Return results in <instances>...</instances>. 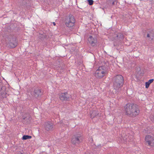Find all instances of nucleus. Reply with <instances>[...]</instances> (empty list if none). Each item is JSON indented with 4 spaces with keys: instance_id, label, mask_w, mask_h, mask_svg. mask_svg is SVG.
<instances>
[{
    "instance_id": "1",
    "label": "nucleus",
    "mask_w": 154,
    "mask_h": 154,
    "mask_svg": "<svg viewBox=\"0 0 154 154\" xmlns=\"http://www.w3.org/2000/svg\"><path fill=\"white\" fill-rule=\"evenodd\" d=\"M124 111L126 115L132 117H136L140 112L138 106L135 104L131 103H128L125 105Z\"/></svg>"
},
{
    "instance_id": "2",
    "label": "nucleus",
    "mask_w": 154,
    "mask_h": 154,
    "mask_svg": "<svg viewBox=\"0 0 154 154\" xmlns=\"http://www.w3.org/2000/svg\"><path fill=\"white\" fill-rule=\"evenodd\" d=\"M113 88L115 92L118 93L121 90V87L123 84L124 79L121 75H117L113 78Z\"/></svg>"
},
{
    "instance_id": "3",
    "label": "nucleus",
    "mask_w": 154,
    "mask_h": 154,
    "mask_svg": "<svg viewBox=\"0 0 154 154\" xmlns=\"http://www.w3.org/2000/svg\"><path fill=\"white\" fill-rule=\"evenodd\" d=\"M83 141V137L81 134L76 133L74 134L71 139V143L74 145L79 144Z\"/></svg>"
},
{
    "instance_id": "4",
    "label": "nucleus",
    "mask_w": 154,
    "mask_h": 154,
    "mask_svg": "<svg viewBox=\"0 0 154 154\" xmlns=\"http://www.w3.org/2000/svg\"><path fill=\"white\" fill-rule=\"evenodd\" d=\"M75 20L74 17L70 14L66 20L65 24L68 27H72L75 25Z\"/></svg>"
},
{
    "instance_id": "5",
    "label": "nucleus",
    "mask_w": 154,
    "mask_h": 154,
    "mask_svg": "<svg viewBox=\"0 0 154 154\" xmlns=\"http://www.w3.org/2000/svg\"><path fill=\"white\" fill-rule=\"evenodd\" d=\"M103 67H99L95 73V77L98 79H101L105 76L107 73V71L103 69Z\"/></svg>"
},
{
    "instance_id": "6",
    "label": "nucleus",
    "mask_w": 154,
    "mask_h": 154,
    "mask_svg": "<svg viewBox=\"0 0 154 154\" xmlns=\"http://www.w3.org/2000/svg\"><path fill=\"white\" fill-rule=\"evenodd\" d=\"M146 144L152 147H154V138L150 135H148L145 137Z\"/></svg>"
},
{
    "instance_id": "7",
    "label": "nucleus",
    "mask_w": 154,
    "mask_h": 154,
    "mask_svg": "<svg viewBox=\"0 0 154 154\" xmlns=\"http://www.w3.org/2000/svg\"><path fill=\"white\" fill-rule=\"evenodd\" d=\"M33 96L35 98H39L41 97L43 94L42 90L39 88H36L34 89Z\"/></svg>"
},
{
    "instance_id": "8",
    "label": "nucleus",
    "mask_w": 154,
    "mask_h": 154,
    "mask_svg": "<svg viewBox=\"0 0 154 154\" xmlns=\"http://www.w3.org/2000/svg\"><path fill=\"white\" fill-rule=\"evenodd\" d=\"M10 39L8 44V46L11 48H14L16 47L17 45L16 38L11 37Z\"/></svg>"
},
{
    "instance_id": "9",
    "label": "nucleus",
    "mask_w": 154,
    "mask_h": 154,
    "mask_svg": "<svg viewBox=\"0 0 154 154\" xmlns=\"http://www.w3.org/2000/svg\"><path fill=\"white\" fill-rule=\"evenodd\" d=\"M147 35L146 38L150 41L154 39V30L152 29H148L146 31Z\"/></svg>"
},
{
    "instance_id": "10",
    "label": "nucleus",
    "mask_w": 154,
    "mask_h": 154,
    "mask_svg": "<svg viewBox=\"0 0 154 154\" xmlns=\"http://www.w3.org/2000/svg\"><path fill=\"white\" fill-rule=\"evenodd\" d=\"M70 95L67 92L61 93L59 95V98L62 101H69Z\"/></svg>"
},
{
    "instance_id": "11",
    "label": "nucleus",
    "mask_w": 154,
    "mask_h": 154,
    "mask_svg": "<svg viewBox=\"0 0 154 154\" xmlns=\"http://www.w3.org/2000/svg\"><path fill=\"white\" fill-rule=\"evenodd\" d=\"M31 119V118L30 115L28 113L25 114L23 116L22 120L24 123L27 124L30 123Z\"/></svg>"
},
{
    "instance_id": "12",
    "label": "nucleus",
    "mask_w": 154,
    "mask_h": 154,
    "mask_svg": "<svg viewBox=\"0 0 154 154\" xmlns=\"http://www.w3.org/2000/svg\"><path fill=\"white\" fill-rule=\"evenodd\" d=\"M44 128L45 129L46 131L51 130L53 128V124L50 122H46L44 124Z\"/></svg>"
},
{
    "instance_id": "13",
    "label": "nucleus",
    "mask_w": 154,
    "mask_h": 154,
    "mask_svg": "<svg viewBox=\"0 0 154 154\" xmlns=\"http://www.w3.org/2000/svg\"><path fill=\"white\" fill-rule=\"evenodd\" d=\"M88 40L89 43L93 46L97 42L96 39V38H94L92 36H89Z\"/></svg>"
},
{
    "instance_id": "14",
    "label": "nucleus",
    "mask_w": 154,
    "mask_h": 154,
    "mask_svg": "<svg viewBox=\"0 0 154 154\" xmlns=\"http://www.w3.org/2000/svg\"><path fill=\"white\" fill-rule=\"evenodd\" d=\"M38 37L40 40L42 41L44 40L45 38H48V36L45 34H39L38 35Z\"/></svg>"
},
{
    "instance_id": "15",
    "label": "nucleus",
    "mask_w": 154,
    "mask_h": 154,
    "mask_svg": "<svg viewBox=\"0 0 154 154\" xmlns=\"http://www.w3.org/2000/svg\"><path fill=\"white\" fill-rule=\"evenodd\" d=\"M99 114L98 111L97 110H94L93 111L92 113L90 114L91 118L93 119L95 117L97 116Z\"/></svg>"
},
{
    "instance_id": "16",
    "label": "nucleus",
    "mask_w": 154,
    "mask_h": 154,
    "mask_svg": "<svg viewBox=\"0 0 154 154\" xmlns=\"http://www.w3.org/2000/svg\"><path fill=\"white\" fill-rule=\"evenodd\" d=\"M154 81L153 79H152L149 80L148 82H146L145 83V87L146 88H149L150 85Z\"/></svg>"
},
{
    "instance_id": "17",
    "label": "nucleus",
    "mask_w": 154,
    "mask_h": 154,
    "mask_svg": "<svg viewBox=\"0 0 154 154\" xmlns=\"http://www.w3.org/2000/svg\"><path fill=\"white\" fill-rule=\"evenodd\" d=\"M1 94L2 97L3 98H6L7 96L8 95V94H7L6 91H1Z\"/></svg>"
},
{
    "instance_id": "18",
    "label": "nucleus",
    "mask_w": 154,
    "mask_h": 154,
    "mask_svg": "<svg viewBox=\"0 0 154 154\" xmlns=\"http://www.w3.org/2000/svg\"><path fill=\"white\" fill-rule=\"evenodd\" d=\"M129 138H128V137L127 136H126L125 137H122H122L121 138V140L123 142H127L128 141V140H128Z\"/></svg>"
},
{
    "instance_id": "19",
    "label": "nucleus",
    "mask_w": 154,
    "mask_h": 154,
    "mask_svg": "<svg viewBox=\"0 0 154 154\" xmlns=\"http://www.w3.org/2000/svg\"><path fill=\"white\" fill-rule=\"evenodd\" d=\"M32 138V137L28 135H24L22 137V140H26L27 139H30Z\"/></svg>"
},
{
    "instance_id": "20",
    "label": "nucleus",
    "mask_w": 154,
    "mask_h": 154,
    "mask_svg": "<svg viewBox=\"0 0 154 154\" xmlns=\"http://www.w3.org/2000/svg\"><path fill=\"white\" fill-rule=\"evenodd\" d=\"M117 37L119 39H122L123 38V35L122 33H118L117 35Z\"/></svg>"
},
{
    "instance_id": "21",
    "label": "nucleus",
    "mask_w": 154,
    "mask_h": 154,
    "mask_svg": "<svg viewBox=\"0 0 154 154\" xmlns=\"http://www.w3.org/2000/svg\"><path fill=\"white\" fill-rule=\"evenodd\" d=\"M22 5L24 6V7H26V8L27 9L29 8L30 7V5L29 3H27L26 2L25 3H23L22 4Z\"/></svg>"
},
{
    "instance_id": "22",
    "label": "nucleus",
    "mask_w": 154,
    "mask_h": 154,
    "mask_svg": "<svg viewBox=\"0 0 154 154\" xmlns=\"http://www.w3.org/2000/svg\"><path fill=\"white\" fill-rule=\"evenodd\" d=\"M128 138H129L128 141H131L133 140L134 137L133 136H129L128 137Z\"/></svg>"
},
{
    "instance_id": "23",
    "label": "nucleus",
    "mask_w": 154,
    "mask_h": 154,
    "mask_svg": "<svg viewBox=\"0 0 154 154\" xmlns=\"http://www.w3.org/2000/svg\"><path fill=\"white\" fill-rule=\"evenodd\" d=\"M88 4L90 5H92L94 3V1L92 0H88Z\"/></svg>"
},
{
    "instance_id": "24",
    "label": "nucleus",
    "mask_w": 154,
    "mask_h": 154,
    "mask_svg": "<svg viewBox=\"0 0 154 154\" xmlns=\"http://www.w3.org/2000/svg\"><path fill=\"white\" fill-rule=\"evenodd\" d=\"M24 152L22 150L20 151L17 152L16 154H24Z\"/></svg>"
},
{
    "instance_id": "25",
    "label": "nucleus",
    "mask_w": 154,
    "mask_h": 154,
    "mask_svg": "<svg viewBox=\"0 0 154 154\" xmlns=\"http://www.w3.org/2000/svg\"><path fill=\"white\" fill-rule=\"evenodd\" d=\"M151 120L152 121V122L154 123V116H152L151 117Z\"/></svg>"
},
{
    "instance_id": "26",
    "label": "nucleus",
    "mask_w": 154,
    "mask_h": 154,
    "mask_svg": "<svg viewBox=\"0 0 154 154\" xmlns=\"http://www.w3.org/2000/svg\"><path fill=\"white\" fill-rule=\"evenodd\" d=\"M112 5H115V3H117L116 2V0H112Z\"/></svg>"
},
{
    "instance_id": "27",
    "label": "nucleus",
    "mask_w": 154,
    "mask_h": 154,
    "mask_svg": "<svg viewBox=\"0 0 154 154\" xmlns=\"http://www.w3.org/2000/svg\"><path fill=\"white\" fill-rule=\"evenodd\" d=\"M64 69V67H62L60 69V71L61 72H63Z\"/></svg>"
},
{
    "instance_id": "28",
    "label": "nucleus",
    "mask_w": 154,
    "mask_h": 154,
    "mask_svg": "<svg viewBox=\"0 0 154 154\" xmlns=\"http://www.w3.org/2000/svg\"><path fill=\"white\" fill-rule=\"evenodd\" d=\"M53 25H54V26H55V25H56V23H55V22H53Z\"/></svg>"
},
{
    "instance_id": "29",
    "label": "nucleus",
    "mask_w": 154,
    "mask_h": 154,
    "mask_svg": "<svg viewBox=\"0 0 154 154\" xmlns=\"http://www.w3.org/2000/svg\"><path fill=\"white\" fill-rule=\"evenodd\" d=\"M2 88H3L4 89H5V88L3 87L2 88Z\"/></svg>"
}]
</instances>
